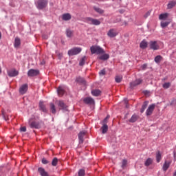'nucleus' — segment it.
Listing matches in <instances>:
<instances>
[{"label":"nucleus","instance_id":"1","mask_svg":"<svg viewBox=\"0 0 176 176\" xmlns=\"http://www.w3.org/2000/svg\"><path fill=\"white\" fill-rule=\"evenodd\" d=\"M91 54H103L105 53L104 49L101 48V47L98 45H92L90 47Z\"/></svg>","mask_w":176,"mask_h":176},{"label":"nucleus","instance_id":"2","mask_svg":"<svg viewBox=\"0 0 176 176\" xmlns=\"http://www.w3.org/2000/svg\"><path fill=\"white\" fill-rule=\"evenodd\" d=\"M85 23H87V24H90L92 25H100L101 24V21L98 19H93L91 17H87L85 19Z\"/></svg>","mask_w":176,"mask_h":176},{"label":"nucleus","instance_id":"3","mask_svg":"<svg viewBox=\"0 0 176 176\" xmlns=\"http://www.w3.org/2000/svg\"><path fill=\"white\" fill-rule=\"evenodd\" d=\"M82 52V48L80 47H74L68 51L69 56H76V54H79Z\"/></svg>","mask_w":176,"mask_h":176},{"label":"nucleus","instance_id":"4","mask_svg":"<svg viewBox=\"0 0 176 176\" xmlns=\"http://www.w3.org/2000/svg\"><path fill=\"white\" fill-rule=\"evenodd\" d=\"M47 0H38L37 8L38 9H45L47 6Z\"/></svg>","mask_w":176,"mask_h":176},{"label":"nucleus","instance_id":"5","mask_svg":"<svg viewBox=\"0 0 176 176\" xmlns=\"http://www.w3.org/2000/svg\"><path fill=\"white\" fill-rule=\"evenodd\" d=\"M58 107H59V109H62V111H68V106L65 104L64 101L58 100L56 101Z\"/></svg>","mask_w":176,"mask_h":176},{"label":"nucleus","instance_id":"6","mask_svg":"<svg viewBox=\"0 0 176 176\" xmlns=\"http://www.w3.org/2000/svg\"><path fill=\"white\" fill-rule=\"evenodd\" d=\"M155 107H156V104H152L148 106V109L146 111V116H151V115L153 113V111H155Z\"/></svg>","mask_w":176,"mask_h":176},{"label":"nucleus","instance_id":"7","mask_svg":"<svg viewBox=\"0 0 176 176\" xmlns=\"http://www.w3.org/2000/svg\"><path fill=\"white\" fill-rule=\"evenodd\" d=\"M28 90V85L24 84L20 87L19 93L23 96V94H25L27 93Z\"/></svg>","mask_w":176,"mask_h":176},{"label":"nucleus","instance_id":"8","mask_svg":"<svg viewBox=\"0 0 176 176\" xmlns=\"http://www.w3.org/2000/svg\"><path fill=\"white\" fill-rule=\"evenodd\" d=\"M39 75V70L31 69L28 72V76H36Z\"/></svg>","mask_w":176,"mask_h":176},{"label":"nucleus","instance_id":"9","mask_svg":"<svg viewBox=\"0 0 176 176\" xmlns=\"http://www.w3.org/2000/svg\"><path fill=\"white\" fill-rule=\"evenodd\" d=\"M83 102L88 105H94L95 104L94 99L90 97L85 98Z\"/></svg>","mask_w":176,"mask_h":176},{"label":"nucleus","instance_id":"10","mask_svg":"<svg viewBox=\"0 0 176 176\" xmlns=\"http://www.w3.org/2000/svg\"><path fill=\"white\" fill-rule=\"evenodd\" d=\"M118 35V32L115 29H111L109 31L107 32V36L109 38H115Z\"/></svg>","mask_w":176,"mask_h":176},{"label":"nucleus","instance_id":"11","mask_svg":"<svg viewBox=\"0 0 176 176\" xmlns=\"http://www.w3.org/2000/svg\"><path fill=\"white\" fill-rule=\"evenodd\" d=\"M38 173L41 176H50L49 175V173H47V171H46L43 167H39L38 168Z\"/></svg>","mask_w":176,"mask_h":176},{"label":"nucleus","instance_id":"12","mask_svg":"<svg viewBox=\"0 0 176 176\" xmlns=\"http://www.w3.org/2000/svg\"><path fill=\"white\" fill-rule=\"evenodd\" d=\"M57 93L59 97H63L64 96V94L65 93V89H64V87L63 86L58 87L57 89Z\"/></svg>","mask_w":176,"mask_h":176},{"label":"nucleus","instance_id":"13","mask_svg":"<svg viewBox=\"0 0 176 176\" xmlns=\"http://www.w3.org/2000/svg\"><path fill=\"white\" fill-rule=\"evenodd\" d=\"M170 165H171V162L166 160L162 166L163 171H166L167 170H168Z\"/></svg>","mask_w":176,"mask_h":176},{"label":"nucleus","instance_id":"14","mask_svg":"<svg viewBox=\"0 0 176 176\" xmlns=\"http://www.w3.org/2000/svg\"><path fill=\"white\" fill-rule=\"evenodd\" d=\"M142 83V79H137L135 81L131 82V87H135V86H138V85H141Z\"/></svg>","mask_w":176,"mask_h":176},{"label":"nucleus","instance_id":"15","mask_svg":"<svg viewBox=\"0 0 176 176\" xmlns=\"http://www.w3.org/2000/svg\"><path fill=\"white\" fill-rule=\"evenodd\" d=\"M62 19L64 21H68L72 19V16L69 13H65L62 15Z\"/></svg>","mask_w":176,"mask_h":176},{"label":"nucleus","instance_id":"16","mask_svg":"<svg viewBox=\"0 0 176 176\" xmlns=\"http://www.w3.org/2000/svg\"><path fill=\"white\" fill-rule=\"evenodd\" d=\"M8 75L11 78L17 76V75H19V72L16 71V69L10 70V71H8Z\"/></svg>","mask_w":176,"mask_h":176},{"label":"nucleus","instance_id":"17","mask_svg":"<svg viewBox=\"0 0 176 176\" xmlns=\"http://www.w3.org/2000/svg\"><path fill=\"white\" fill-rule=\"evenodd\" d=\"M39 108L40 111H42L43 112H47V109H46V104L42 101L39 102Z\"/></svg>","mask_w":176,"mask_h":176},{"label":"nucleus","instance_id":"18","mask_svg":"<svg viewBox=\"0 0 176 176\" xmlns=\"http://www.w3.org/2000/svg\"><path fill=\"white\" fill-rule=\"evenodd\" d=\"M86 135V132L85 131H81L78 133V139H79V143L80 144H83V138Z\"/></svg>","mask_w":176,"mask_h":176},{"label":"nucleus","instance_id":"19","mask_svg":"<svg viewBox=\"0 0 176 176\" xmlns=\"http://www.w3.org/2000/svg\"><path fill=\"white\" fill-rule=\"evenodd\" d=\"M100 54L102 55L98 57V60H102L103 61H105L109 58V54H108L103 53Z\"/></svg>","mask_w":176,"mask_h":176},{"label":"nucleus","instance_id":"20","mask_svg":"<svg viewBox=\"0 0 176 176\" xmlns=\"http://www.w3.org/2000/svg\"><path fill=\"white\" fill-rule=\"evenodd\" d=\"M76 82L77 83H80V85H86V80H85L82 77L80 76L76 77Z\"/></svg>","mask_w":176,"mask_h":176},{"label":"nucleus","instance_id":"21","mask_svg":"<svg viewBox=\"0 0 176 176\" xmlns=\"http://www.w3.org/2000/svg\"><path fill=\"white\" fill-rule=\"evenodd\" d=\"M50 109L54 115H56L57 111L56 110V105L54 103H50Z\"/></svg>","mask_w":176,"mask_h":176},{"label":"nucleus","instance_id":"22","mask_svg":"<svg viewBox=\"0 0 176 176\" xmlns=\"http://www.w3.org/2000/svg\"><path fill=\"white\" fill-rule=\"evenodd\" d=\"M148 101L144 102L142 106V109H140L141 113H144V112L145 111V109H146V107H148Z\"/></svg>","mask_w":176,"mask_h":176},{"label":"nucleus","instance_id":"23","mask_svg":"<svg viewBox=\"0 0 176 176\" xmlns=\"http://www.w3.org/2000/svg\"><path fill=\"white\" fill-rule=\"evenodd\" d=\"M102 134H106L108 131V125L107 124H102L101 127Z\"/></svg>","mask_w":176,"mask_h":176},{"label":"nucleus","instance_id":"24","mask_svg":"<svg viewBox=\"0 0 176 176\" xmlns=\"http://www.w3.org/2000/svg\"><path fill=\"white\" fill-rule=\"evenodd\" d=\"M153 163V159L148 158L144 162V166H146V167H149V166H151V164H152Z\"/></svg>","mask_w":176,"mask_h":176},{"label":"nucleus","instance_id":"25","mask_svg":"<svg viewBox=\"0 0 176 176\" xmlns=\"http://www.w3.org/2000/svg\"><path fill=\"white\" fill-rule=\"evenodd\" d=\"M138 120V116L134 114L131 116V119L129 120L130 123H135V121Z\"/></svg>","mask_w":176,"mask_h":176},{"label":"nucleus","instance_id":"26","mask_svg":"<svg viewBox=\"0 0 176 176\" xmlns=\"http://www.w3.org/2000/svg\"><path fill=\"white\" fill-rule=\"evenodd\" d=\"M38 126L39 124H38V122L35 121L30 123V126L31 127V129H38Z\"/></svg>","mask_w":176,"mask_h":176},{"label":"nucleus","instance_id":"27","mask_svg":"<svg viewBox=\"0 0 176 176\" xmlns=\"http://www.w3.org/2000/svg\"><path fill=\"white\" fill-rule=\"evenodd\" d=\"M162 160V153L160 151H157L156 153V162L157 163H160V161Z\"/></svg>","mask_w":176,"mask_h":176},{"label":"nucleus","instance_id":"28","mask_svg":"<svg viewBox=\"0 0 176 176\" xmlns=\"http://www.w3.org/2000/svg\"><path fill=\"white\" fill-rule=\"evenodd\" d=\"M66 35L67 38H72V36H74V31L70 29H67L66 30Z\"/></svg>","mask_w":176,"mask_h":176},{"label":"nucleus","instance_id":"29","mask_svg":"<svg viewBox=\"0 0 176 176\" xmlns=\"http://www.w3.org/2000/svg\"><path fill=\"white\" fill-rule=\"evenodd\" d=\"M176 5V1L173 0L168 3V9H173Z\"/></svg>","mask_w":176,"mask_h":176},{"label":"nucleus","instance_id":"30","mask_svg":"<svg viewBox=\"0 0 176 176\" xmlns=\"http://www.w3.org/2000/svg\"><path fill=\"white\" fill-rule=\"evenodd\" d=\"M162 60H163V57L160 55H157V56H155L154 61L157 64H160V61H162Z\"/></svg>","mask_w":176,"mask_h":176},{"label":"nucleus","instance_id":"31","mask_svg":"<svg viewBox=\"0 0 176 176\" xmlns=\"http://www.w3.org/2000/svg\"><path fill=\"white\" fill-rule=\"evenodd\" d=\"M91 94L94 95L95 97H98L100 94H101V91L98 89H95L91 91Z\"/></svg>","mask_w":176,"mask_h":176},{"label":"nucleus","instance_id":"32","mask_svg":"<svg viewBox=\"0 0 176 176\" xmlns=\"http://www.w3.org/2000/svg\"><path fill=\"white\" fill-rule=\"evenodd\" d=\"M94 9L95 12H96L97 13H99V14H102L104 13V10H102L98 7H94Z\"/></svg>","mask_w":176,"mask_h":176},{"label":"nucleus","instance_id":"33","mask_svg":"<svg viewBox=\"0 0 176 176\" xmlns=\"http://www.w3.org/2000/svg\"><path fill=\"white\" fill-rule=\"evenodd\" d=\"M167 17H168V13H165V14H161L160 15V20H166V19H167Z\"/></svg>","mask_w":176,"mask_h":176},{"label":"nucleus","instance_id":"34","mask_svg":"<svg viewBox=\"0 0 176 176\" xmlns=\"http://www.w3.org/2000/svg\"><path fill=\"white\" fill-rule=\"evenodd\" d=\"M86 56L82 57L79 62V65L80 67H83V65H85V63H86Z\"/></svg>","mask_w":176,"mask_h":176},{"label":"nucleus","instance_id":"35","mask_svg":"<svg viewBox=\"0 0 176 176\" xmlns=\"http://www.w3.org/2000/svg\"><path fill=\"white\" fill-rule=\"evenodd\" d=\"M58 163V159H57V157H54L53 160H52V165L54 166V167H56V166H57V164Z\"/></svg>","mask_w":176,"mask_h":176},{"label":"nucleus","instance_id":"36","mask_svg":"<svg viewBox=\"0 0 176 176\" xmlns=\"http://www.w3.org/2000/svg\"><path fill=\"white\" fill-rule=\"evenodd\" d=\"M160 47L157 45H151L150 49H152L153 50H159Z\"/></svg>","mask_w":176,"mask_h":176},{"label":"nucleus","instance_id":"37","mask_svg":"<svg viewBox=\"0 0 176 176\" xmlns=\"http://www.w3.org/2000/svg\"><path fill=\"white\" fill-rule=\"evenodd\" d=\"M170 86H171V83H170V82H165V83L163 84L162 87L164 89H168L170 87Z\"/></svg>","mask_w":176,"mask_h":176},{"label":"nucleus","instance_id":"38","mask_svg":"<svg viewBox=\"0 0 176 176\" xmlns=\"http://www.w3.org/2000/svg\"><path fill=\"white\" fill-rule=\"evenodd\" d=\"M86 175L84 169H80L78 171V176H85Z\"/></svg>","mask_w":176,"mask_h":176},{"label":"nucleus","instance_id":"39","mask_svg":"<svg viewBox=\"0 0 176 176\" xmlns=\"http://www.w3.org/2000/svg\"><path fill=\"white\" fill-rule=\"evenodd\" d=\"M168 24H170V22H162L161 27L162 28H166V27H167L168 25Z\"/></svg>","mask_w":176,"mask_h":176},{"label":"nucleus","instance_id":"40","mask_svg":"<svg viewBox=\"0 0 176 176\" xmlns=\"http://www.w3.org/2000/svg\"><path fill=\"white\" fill-rule=\"evenodd\" d=\"M115 80H116V82L117 83H120V82H122V76H117L116 77Z\"/></svg>","mask_w":176,"mask_h":176},{"label":"nucleus","instance_id":"41","mask_svg":"<svg viewBox=\"0 0 176 176\" xmlns=\"http://www.w3.org/2000/svg\"><path fill=\"white\" fill-rule=\"evenodd\" d=\"M127 166V161L126 160H122V168H124Z\"/></svg>","mask_w":176,"mask_h":176},{"label":"nucleus","instance_id":"42","mask_svg":"<svg viewBox=\"0 0 176 176\" xmlns=\"http://www.w3.org/2000/svg\"><path fill=\"white\" fill-rule=\"evenodd\" d=\"M151 11H148L144 15V19H148V17H149V16H151Z\"/></svg>","mask_w":176,"mask_h":176},{"label":"nucleus","instance_id":"43","mask_svg":"<svg viewBox=\"0 0 176 176\" xmlns=\"http://www.w3.org/2000/svg\"><path fill=\"white\" fill-rule=\"evenodd\" d=\"M2 115H3V118H4V120L6 121L9 120V117H8V116H6V114H5V112H3V111H2Z\"/></svg>","mask_w":176,"mask_h":176},{"label":"nucleus","instance_id":"44","mask_svg":"<svg viewBox=\"0 0 176 176\" xmlns=\"http://www.w3.org/2000/svg\"><path fill=\"white\" fill-rule=\"evenodd\" d=\"M20 43H21L20 38L18 37L15 38V45H20Z\"/></svg>","mask_w":176,"mask_h":176},{"label":"nucleus","instance_id":"45","mask_svg":"<svg viewBox=\"0 0 176 176\" xmlns=\"http://www.w3.org/2000/svg\"><path fill=\"white\" fill-rule=\"evenodd\" d=\"M41 162L43 164H49V161L46 158H43Z\"/></svg>","mask_w":176,"mask_h":176},{"label":"nucleus","instance_id":"46","mask_svg":"<svg viewBox=\"0 0 176 176\" xmlns=\"http://www.w3.org/2000/svg\"><path fill=\"white\" fill-rule=\"evenodd\" d=\"M105 74H106L105 69H102V70L99 72V74H100V76H104V75H105Z\"/></svg>","mask_w":176,"mask_h":176},{"label":"nucleus","instance_id":"47","mask_svg":"<svg viewBox=\"0 0 176 176\" xmlns=\"http://www.w3.org/2000/svg\"><path fill=\"white\" fill-rule=\"evenodd\" d=\"M21 131H23V133H25L27 131V128L25 126L21 127L20 129Z\"/></svg>","mask_w":176,"mask_h":176},{"label":"nucleus","instance_id":"48","mask_svg":"<svg viewBox=\"0 0 176 176\" xmlns=\"http://www.w3.org/2000/svg\"><path fill=\"white\" fill-rule=\"evenodd\" d=\"M140 49H146L148 47L147 45H140Z\"/></svg>","mask_w":176,"mask_h":176},{"label":"nucleus","instance_id":"49","mask_svg":"<svg viewBox=\"0 0 176 176\" xmlns=\"http://www.w3.org/2000/svg\"><path fill=\"white\" fill-rule=\"evenodd\" d=\"M140 45H148V42H146V40H143L141 43Z\"/></svg>","mask_w":176,"mask_h":176},{"label":"nucleus","instance_id":"50","mask_svg":"<svg viewBox=\"0 0 176 176\" xmlns=\"http://www.w3.org/2000/svg\"><path fill=\"white\" fill-rule=\"evenodd\" d=\"M170 105H176V99H173L171 102Z\"/></svg>","mask_w":176,"mask_h":176},{"label":"nucleus","instance_id":"51","mask_svg":"<svg viewBox=\"0 0 176 176\" xmlns=\"http://www.w3.org/2000/svg\"><path fill=\"white\" fill-rule=\"evenodd\" d=\"M58 57L59 60H61L63 58V54L61 53L58 54Z\"/></svg>","mask_w":176,"mask_h":176},{"label":"nucleus","instance_id":"52","mask_svg":"<svg viewBox=\"0 0 176 176\" xmlns=\"http://www.w3.org/2000/svg\"><path fill=\"white\" fill-rule=\"evenodd\" d=\"M103 124H107L108 123V120L107 118H104L102 122Z\"/></svg>","mask_w":176,"mask_h":176},{"label":"nucleus","instance_id":"53","mask_svg":"<svg viewBox=\"0 0 176 176\" xmlns=\"http://www.w3.org/2000/svg\"><path fill=\"white\" fill-rule=\"evenodd\" d=\"M157 44V41H151L150 45H156Z\"/></svg>","mask_w":176,"mask_h":176},{"label":"nucleus","instance_id":"54","mask_svg":"<svg viewBox=\"0 0 176 176\" xmlns=\"http://www.w3.org/2000/svg\"><path fill=\"white\" fill-rule=\"evenodd\" d=\"M142 69H146V64L143 65L142 66Z\"/></svg>","mask_w":176,"mask_h":176},{"label":"nucleus","instance_id":"55","mask_svg":"<svg viewBox=\"0 0 176 176\" xmlns=\"http://www.w3.org/2000/svg\"><path fill=\"white\" fill-rule=\"evenodd\" d=\"M119 12L123 14L124 13V10H119Z\"/></svg>","mask_w":176,"mask_h":176},{"label":"nucleus","instance_id":"56","mask_svg":"<svg viewBox=\"0 0 176 176\" xmlns=\"http://www.w3.org/2000/svg\"><path fill=\"white\" fill-rule=\"evenodd\" d=\"M127 102H128L127 100H125V104H126V107L129 108V106L127 105Z\"/></svg>","mask_w":176,"mask_h":176},{"label":"nucleus","instance_id":"57","mask_svg":"<svg viewBox=\"0 0 176 176\" xmlns=\"http://www.w3.org/2000/svg\"><path fill=\"white\" fill-rule=\"evenodd\" d=\"M110 116L109 115H108L105 118L108 120V119H109Z\"/></svg>","mask_w":176,"mask_h":176},{"label":"nucleus","instance_id":"58","mask_svg":"<svg viewBox=\"0 0 176 176\" xmlns=\"http://www.w3.org/2000/svg\"><path fill=\"white\" fill-rule=\"evenodd\" d=\"M2 38V33L0 32V39Z\"/></svg>","mask_w":176,"mask_h":176},{"label":"nucleus","instance_id":"59","mask_svg":"<svg viewBox=\"0 0 176 176\" xmlns=\"http://www.w3.org/2000/svg\"><path fill=\"white\" fill-rule=\"evenodd\" d=\"M0 74H2V69L0 67Z\"/></svg>","mask_w":176,"mask_h":176},{"label":"nucleus","instance_id":"60","mask_svg":"<svg viewBox=\"0 0 176 176\" xmlns=\"http://www.w3.org/2000/svg\"><path fill=\"white\" fill-rule=\"evenodd\" d=\"M14 47H19V45H15Z\"/></svg>","mask_w":176,"mask_h":176},{"label":"nucleus","instance_id":"61","mask_svg":"<svg viewBox=\"0 0 176 176\" xmlns=\"http://www.w3.org/2000/svg\"><path fill=\"white\" fill-rule=\"evenodd\" d=\"M120 1H122V0H120Z\"/></svg>","mask_w":176,"mask_h":176}]
</instances>
